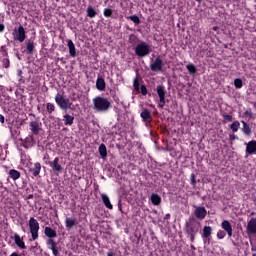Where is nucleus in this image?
I'll use <instances>...</instances> for the list:
<instances>
[{
	"mask_svg": "<svg viewBox=\"0 0 256 256\" xmlns=\"http://www.w3.org/2000/svg\"><path fill=\"white\" fill-rule=\"evenodd\" d=\"M199 229H201V223L197 222L195 219H192L186 223V232L191 243L195 241V236L197 233H199Z\"/></svg>",
	"mask_w": 256,
	"mask_h": 256,
	"instance_id": "obj_2",
	"label": "nucleus"
},
{
	"mask_svg": "<svg viewBox=\"0 0 256 256\" xmlns=\"http://www.w3.org/2000/svg\"><path fill=\"white\" fill-rule=\"evenodd\" d=\"M101 199L105 207H107V209H113V204H111L109 196H107L106 194H101Z\"/></svg>",
	"mask_w": 256,
	"mask_h": 256,
	"instance_id": "obj_19",
	"label": "nucleus"
},
{
	"mask_svg": "<svg viewBox=\"0 0 256 256\" xmlns=\"http://www.w3.org/2000/svg\"><path fill=\"white\" fill-rule=\"evenodd\" d=\"M98 151L102 159H105V157H107V146H105V144H101Z\"/></svg>",
	"mask_w": 256,
	"mask_h": 256,
	"instance_id": "obj_28",
	"label": "nucleus"
},
{
	"mask_svg": "<svg viewBox=\"0 0 256 256\" xmlns=\"http://www.w3.org/2000/svg\"><path fill=\"white\" fill-rule=\"evenodd\" d=\"M94 111L107 113L111 109V101L108 98L97 96L92 100Z\"/></svg>",
	"mask_w": 256,
	"mask_h": 256,
	"instance_id": "obj_1",
	"label": "nucleus"
},
{
	"mask_svg": "<svg viewBox=\"0 0 256 256\" xmlns=\"http://www.w3.org/2000/svg\"><path fill=\"white\" fill-rule=\"evenodd\" d=\"M19 75H21V71L19 72Z\"/></svg>",
	"mask_w": 256,
	"mask_h": 256,
	"instance_id": "obj_52",
	"label": "nucleus"
},
{
	"mask_svg": "<svg viewBox=\"0 0 256 256\" xmlns=\"http://www.w3.org/2000/svg\"><path fill=\"white\" fill-rule=\"evenodd\" d=\"M163 65V60L160 56H158L154 61L150 63V69L151 71L159 72L163 70Z\"/></svg>",
	"mask_w": 256,
	"mask_h": 256,
	"instance_id": "obj_7",
	"label": "nucleus"
},
{
	"mask_svg": "<svg viewBox=\"0 0 256 256\" xmlns=\"http://www.w3.org/2000/svg\"><path fill=\"white\" fill-rule=\"evenodd\" d=\"M129 19H131L135 25H139V23H141V20H139V16L137 15H132L129 17Z\"/></svg>",
	"mask_w": 256,
	"mask_h": 256,
	"instance_id": "obj_35",
	"label": "nucleus"
},
{
	"mask_svg": "<svg viewBox=\"0 0 256 256\" xmlns=\"http://www.w3.org/2000/svg\"><path fill=\"white\" fill-rule=\"evenodd\" d=\"M150 201L153 205H161V196L159 194L152 193L150 196Z\"/></svg>",
	"mask_w": 256,
	"mask_h": 256,
	"instance_id": "obj_20",
	"label": "nucleus"
},
{
	"mask_svg": "<svg viewBox=\"0 0 256 256\" xmlns=\"http://www.w3.org/2000/svg\"><path fill=\"white\" fill-rule=\"evenodd\" d=\"M32 175H34V177H37V175H39V173H41V163L36 162L34 164V167L30 169Z\"/></svg>",
	"mask_w": 256,
	"mask_h": 256,
	"instance_id": "obj_25",
	"label": "nucleus"
},
{
	"mask_svg": "<svg viewBox=\"0 0 256 256\" xmlns=\"http://www.w3.org/2000/svg\"><path fill=\"white\" fill-rule=\"evenodd\" d=\"M192 183H195V179H192Z\"/></svg>",
	"mask_w": 256,
	"mask_h": 256,
	"instance_id": "obj_51",
	"label": "nucleus"
},
{
	"mask_svg": "<svg viewBox=\"0 0 256 256\" xmlns=\"http://www.w3.org/2000/svg\"><path fill=\"white\" fill-rule=\"evenodd\" d=\"M225 235H226L225 231L218 230V232H217V238L218 239H225Z\"/></svg>",
	"mask_w": 256,
	"mask_h": 256,
	"instance_id": "obj_39",
	"label": "nucleus"
},
{
	"mask_svg": "<svg viewBox=\"0 0 256 256\" xmlns=\"http://www.w3.org/2000/svg\"><path fill=\"white\" fill-rule=\"evenodd\" d=\"M41 127H43V124L39 120L30 122V130L34 135H39Z\"/></svg>",
	"mask_w": 256,
	"mask_h": 256,
	"instance_id": "obj_9",
	"label": "nucleus"
},
{
	"mask_svg": "<svg viewBox=\"0 0 256 256\" xmlns=\"http://www.w3.org/2000/svg\"><path fill=\"white\" fill-rule=\"evenodd\" d=\"M54 256H60L59 250L57 249V246H54V248H50Z\"/></svg>",
	"mask_w": 256,
	"mask_h": 256,
	"instance_id": "obj_41",
	"label": "nucleus"
},
{
	"mask_svg": "<svg viewBox=\"0 0 256 256\" xmlns=\"http://www.w3.org/2000/svg\"><path fill=\"white\" fill-rule=\"evenodd\" d=\"M234 85L236 89H241V87H243V80H241L240 78H236L234 80Z\"/></svg>",
	"mask_w": 256,
	"mask_h": 256,
	"instance_id": "obj_33",
	"label": "nucleus"
},
{
	"mask_svg": "<svg viewBox=\"0 0 256 256\" xmlns=\"http://www.w3.org/2000/svg\"><path fill=\"white\" fill-rule=\"evenodd\" d=\"M47 159H49V155H46V156L44 157V161L47 160Z\"/></svg>",
	"mask_w": 256,
	"mask_h": 256,
	"instance_id": "obj_48",
	"label": "nucleus"
},
{
	"mask_svg": "<svg viewBox=\"0 0 256 256\" xmlns=\"http://www.w3.org/2000/svg\"><path fill=\"white\" fill-rule=\"evenodd\" d=\"M212 233H213V228H211V226H205L202 232V237L204 241H207V239L209 240Z\"/></svg>",
	"mask_w": 256,
	"mask_h": 256,
	"instance_id": "obj_15",
	"label": "nucleus"
},
{
	"mask_svg": "<svg viewBox=\"0 0 256 256\" xmlns=\"http://www.w3.org/2000/svg\"><path fill=\"white\" fill-rule=\"evenodd\" d=\"M87 15L88 17H95L97 15V12H95V9H93V7H88L87 8Z\"/></svg>",
	"mask_w": 256,
	"mask_h": 256,
	"instance_id": "obj_32",
	"label": "nucleus"
},
{
	"mask_svg": "<svg viewBox=\"0 0 256 256\" xmlns=\"http://www.w3.org/2000/svg\"><path fill=\"white\" fill-rule=\"evenodd\" d=\"M246 153H247V155H256V141L255 140H252L247 143Z\"/></svg>",
	"mask_w": 256,
	"mask_h": 256,
	"instance_id": "obj_12",
	"label": "nucleus"
},
{
	"mask_svg": "<svg viewBox=\"0 0 256 256\" xmlns=\"http://www.w3.org/2000/svg\"><path fill=\"white\" fill-rule=\"evenodd\" d=\"M248 235H256V218H251L247 224Z\"/></svg>",
	"mask_w": 256,
	"mask_h": 256,
	"instance_id": "obj_10",
	"label": "nucleus"
},
{
	"mask_svg": "<svg viewBox=\"0 0 256 256\" xmlns=\"http://www.w3.org/2000/svg\"><path fill=\"white\" fill-rule=\"evenodd\" d=\"M194 215L197 217V219H204L207 216V210L205 207H196Z\"/></svg>",
	"mask_w": 256,
	"mask_h": 256,
	"instance_id": "obj_13",
	"label": "nucleus"
},
{
	"mask_svg": "<svg viewBox=\"0 0 256 256\" xmlns=\"http://www.w3.org/2000/svg\"><path fill=\"white\" fill-rule=\"evenodd\" d=\"M29 227L32 235V240H37L39 237V222L37 221V219L31 217L29 219Z\"/></svg>",
	"mask_w": 256,
	"mask_h": 256,
	"instance_id": "obj_5",
	"label": "nucleus"
},
{
	"mask_svg": "<svg viewBox=\"0 0 256 256\" xmlns=\"http://www.w3.org/2000/svg\"><path fill=\"white\" fill-rule=\"evenodd\" d=\"M0 123H5V116L3 114H0Z\"/></svg>",
	"mask_w": 256,
	"mask_h": 256,
	"instance_id": "obj_46",
	"label": "nucleus"
},
{
	"mask_svg": "<svg viewBox=\"0 0 256 256\" xmlns=\"http://www.w3.org/2000/svg\"><path fill=\"white\" fill-rule=\"evenodd\" d=\"M12 35H13L14 41H19V43H23V41L27 39L25 28L23 26L14 28Z\"/></svg>",
	"mask_w": 256,
	"mask_h": 256,
	"instance_id": "obj_6",
	"label": "nucleus"
},
{
	"mask_svg": "<svg viewBox=\"0 0 256 256\" xmlns=\"http://www.w3.org/2000/svg\"><path fill=\"white\" fill-rule=\"evenodd\" d=\"M3 66L5 67V69H8V67H9V59L5 58L3 60Z\"/></svg>",
	"mask_w": 256,
	"mask_h": 256,
	"instance_id": "obj_42",
	"label": "nucleus"
},
{
	"mask_svg": "<svg viewBox=\"0 0 256 256\" xmlns=\"http://www.w3.org/2000/svg\"><path fill=\"white\" fill-rule=\"evenodd\" d=\"M9 177H11V179H13V181H17V179H19V177H21V173L15 169H12L9 171Z\"/></svg>",
	"mask_w": 256,
	"mask_h": 256,
	"instance_id": "obj_27",
	"label": "nucleus"
},
{
	"mask_svg": "<svg viewBox=\"0 0 256 256\" xmlns=\"http://www.w3.org/2000/svg\"><path fill=\"white\" fill-rule=\"evenodd\" d=\"M229 138H230V141H235V139H237V135L230 134Z\"/></svg>",
	"mask_w": 256,
	"mask_h": 256,
	"instance_id": "obj_45",
	"label": "nucleus"
},
{
	"mask_svg": "<svg viewBox=\"0 0 256 256\" xmlns=\"http://www.w3.org/2000/svg\"><path fill=\"white\" fill-rule=\"evenodd\" d=\"M47 245L50 246V249H53L54 247H57V243H55V241L52 238H49L47 240Z\"/></svg>",
	"mask_w": 256,
	"mask_h": 256,
	"instance_id": "obj_36",
	"label": "nucleus"
},
{
	"mask_svg": "<svg viewBox=\"0 0 256 256\" xmlns=\"http://www.w3.org/2000/svg\"><path fill=\"white\" fill-rule=\"evenodd\" d=\"M26 51L28 55H33V51H35V42L33 40L26 41Z\"/></svg>",
	"mask_w": 256,
	"mask_h": 256,
	"instance_id": "obj_17",
	"label": "nucleus"
},
{
	"mask_svg": "<svg viewBox=\"0 0 256 256\" xmlns=\"http://www.w3.org/2000/svg\"><path fill=\"white\" fill-rule=\"evenodd\" d=\"M34 143L35 141L33 140L32 136L26 138V145H28L29 147H33Z\"/></svg>",
	"mask_w": 256,
	"mask_h": 256,
	"instance_id": "obj_37",
	"label": "nucleus"
},
{
	"mask_svg": "<svg viewBox=\"0 0 256 256\" xmlns=\"http://www.w3.org/2000/svg\"><path fill=\"white\" fill-rule=\"evenodd\" d=\"M140 117L145 123H148L149 119H151V112L147 109H143L140 113Z\"/></svg>",
	"mask_w": 256,
	"mask_h": 256,
	"instance_id": "obj_23",
	"label": "nucleus"
},
{
	"mask_svg": "<svg viewBox=\"0 0 256 256\" xmlns=\"http://www.w3.org/2000/svg\"><path fill=\"white\" fill-rule=\"evenodd\" d=\"M46 165H49L54 173H61V171H63V166L59 164V157L54 158V160L50 162L46 161Z\"/></svg>",
	"mask_w": 256,
	"mask_h": 256,
	"instance_id": "obj_8",
	"label": "nucleus"
},
{
	"mask_svg": "<svg viewBox=\"0 0 256 256\" xmlns=\"http://www.w3.org/2000/svg\"><path fill=\"white\" fill-rule=\"evenodd\" d=\"M242 131L245 135H251V127H249V124L247 122L242 121Z\"/></svg>",
	"mask_w": 256,
	"mask_h": 256,
	"instance_id": "obj_29",
	"label": "nucleus"
},
{
	"mask_svg": "<svg viewBox=\"0 0 256 256\" xmlns=\"http://www.w3.org/2000/svg\"><path fill=\"white\" fill-rule=\"evenodd\" d=\"M239 127H241V123H239V121H234L231 126L230 129L234 132L237 133V131H239Z\"/></svg>",
	"mask_w": 256,
	"mask_h": 256,
	"instance_id": "obj_30",
	"label": "nucleus"
},
{
	"mask_svg": "<svg viewBox=\"0 0 256 256\" xmlns=\"http://www.w3.org/2000/svg\"><path fill=\"white\" fill-rule=\"evenodd\" d=\"M46 110L48 113H52L53 111H55V104L48 102L46 104Z\"/></svg>",
	"mask_w": 256,
	"mask_h": 256,
	"instance_id": "obj_34",
	"label": "nucleus"
},
{
	"mask_svg": "<svg viewBox=\"0 0 256 256\" xmlns=\"http://www.w3.org/2000/svg\"><path fill=\"white\" fill-rule=\"evenodd\" d=\"M44 234L46 235V237H49V239L57 237V231L49 226L45 227Z\"/></svg>",
	"mask_w": 256,
	"mask_h": 256,
	"instance_id": "obj_16",
	"label": "nucleus"
},
{
	"mask_svg": "<svg viewBox=\"0 0 256 256\" xmlns=\"http://www.w3.org/2000/svg\"><path fill=\"white\" fill-rule=\"evenodd\" d=\"M113 15V10L106 8L104 9V17H111Z\"/></svg>",
	"mask_w": 256,
	"mask_h": 256,
	"instance_id": "obj_38",
	"label": "nucleus"
},
{
	"mask_svg": "<svg viewBox=\"0 0 256 256\" xmlns=\"http://www.w3.org/2000/svg\"><path fill=\"white\" fill-rule=\"evenodd\" d=\"M221 228L227 233L228 237H233V226L228 220H224L221 223Z\"/></svg>",
	"mask_w": 256,
	"mask_h": 256,
	"instance_id": "obj_11",
	"label": "nucleus"
},
{
	"mask_svg": "<svg viewBox=\"0 0 256 256\" xmlns=\"http://www.w3.org/2000/svg\"><path fill=\"white\" fill-rule=\"evenodd\" d=\"M56 105L62 110L67 111V109H71L73 103L69 100V98H65L64 95L58 93L55 96Z\"/></svg>",
	"mask_w": 256,
	"mask_h": 256,
	"instance_id": "obj_4",
	"label": "nucleus"
},
{
	"mask_svg": "<svg viewBox=\"0 0 256 256\" xmlns=\"http://www.w3.org/2000/svg\"><path fill=\"white\" fill-rule=\"evenodd\" d=\"M67 46L71 57H75L77 55V51L75 50V44L73 43V40H67Z\"/></svg>",
	"mask_w": 256,
	"mask_h": 256,
	"instance_id": "obj_18",
	"label": "nucleus"
},
{
	"mask_svg": "<svg viewBox=\"0 0 256 256\" xmlns=\"http://www.w3.org/2000/svg\"><path fill=\"white\" fill-rule=\"evenodd\" d=\"M214 31H217V27H214Z\"/></svg>",
	"mask_w": 256,
	"mask_h": 256,
	"instance_id": "obj_50",
	"label": "nucleus"
},
{
	"mask_svg": "<svg viewBox=\"0 0 256 256\" xmlns=\"http://www.w3.org/2000/svg\"><path fill=\"white\" fill-rule=\"evenodd\" d=\"M134 51L137 57L143 58V57H147V55H150L152 49L149 43L141 41L135 46Z\"/></svg>",
	"mask_w": 256,
	"mask_h": 256,
	"instance_id": "obj_3",
	"label": "nucleus"
},
{
	"mask_svg": "<svg viewBox=\"0 0 256 256\" xmlns=\"http://www.w3.org/2000/svg\"><path fill=\"white\" fill-rule=\"evenodd\" d=\"M156 92H157L159 99H165V93H167V90H165L163 85H158L156 87Z\"/></svg>",
	"mask_w": 256,
	"mask_h": 256,
	"instance_id": "obj_22",
	"label": "nucleus"
},
{
	"mask_svg": "<svg viewBox=\"0 0 256 256\" xmlns=\"http://www.w3.org/2000/svg\"><path fill=\"white\" fill-rule=\"evenodd\" d=\"M5 31V25L0 24V33H3Z\"/></svg>",
	"mask_w": 256,
	"mask_h": 256,
	"instance_id": "obj_47",
	"label": "nucleus"
},
{
	"mask_svg": "<svg viewBox=\"0 0 256 256\" xmlns=\"http://www.w3.org/2000/svg\"><path fill=\"white\" fill-rule=\"evenodd\" d=\"M224 119H226V121H233V116L226 115V116H224Z\"/></svg>",
	"mask_w": 256,
	"mask_h": 256,
	"instance_id": "obj_44",
	"label": "nucleus"
},
{
	"mask_svg": "<svg viewBox=\"0 0 256 256\" xmlns=\"http://www.w3.org/2000/svg\"><path fill=\"white\" fill-rule=\"evenodd\" d=\"M107 256H113V254H112L111 252H109V253L107 254Z\"/></svg>",
	"mask_w": 256,
	"mask_h": 256,
	"instance_id": "obj_49",
	"label": "nucleus"
},
{
	"mask_svg": "<svg viewBox=\"0 0 256 256\" xmlns=\"http://www.w3.org/2000/svg\"><path fill=\"white\" fill-rule=\"evenodd\" d=\"M141 93L142 95H147V88H145V86H142Z\"/></svg>",
	"mask_w": 256,
	"mask_h": 256,
	"instance_id": "obj_43",
	"label": "nucleus"
},
{
	"mask_svg": "<svg viewBox=\"0 0 256 256\" xmlns=\"http://www.w3.org/2000/svg\"><path fill=\"white\" fill-rule=\"evenodd\" d=\"M158 107H160V109H163V107H165V98H159Z\"/></svg>",
	"mask_w": 256,
	"mask_h": 256,
	"instance_id": "obj_40",
	"label": "nucleus"
},
{
	"mask_svg": "<svg viewBox=\"0 0 256 256\" xmlns=\"http://www.w3.org/2000/svg\"><path fill=\"white\" fill-rule=\"evenodd\" d=\"M96 88L98 91H105V79L98 77L96 80Z\"/></svg>",
	"mask_w": 256,
	"mask_h": 256,
	"instance_id": "obj_21",
	"label": "nucleus"
},
{
	"mask_svg": "<svg viewBox=\"0 0 256 256\" xmlns=\"http://www.w3.org/2000/svg\"><path fill=\"white\" fill-rule=\"evenodd\" d=\"M14 242L16 243L17 247H19V249H27V246H25L23 238H21L19 234H14Z\"/></svg>",
	"mask_w": 256,
	"mask_h": 256,
	"instance_id": "obj_14",
	"label": "nucleus"
},
{
	"mask_svg": "<svg viewBox=\"0 0 256 256\" xmlns=\"http://www.w3.org/2000/svg\"><path fill=\"white\" fill-rule=\"evenodd\" d=\"M74 121H75V117H73L72 115L65 114L63 116V123H64V125L71 126V125H73Z\"/></svg>",
	"mask_w": 256,
	"mask_h": 256,
	"instance_id": "obj_24",
	"label": "nucleus"
},
{
	"mask_svg": "<svg viewBox=\"0 0 256 256\" xmlns=\"http://www.w3.org/2000/svg\"><path fill=\"white\" fill-rule=\"evenodd\" d=\"M77 221L73 218H66L65 220V225L67 229H73V227H75Z\"/></svg>",
	"mask_w": 256,
	"mask_h": 256,
	"instance_id": "obj_26",
	"label": "nucleus"
},
{
	"mask_svg": "<svg viewBox=\"0 0 256 256\" xmlns=\"http://www.w3.org/2000/svg\"><path fill=\"white\" fill-rule=\"evenodd\" d=\"M186 68H187L188 72L190 73V75H195V73H197V68L195 67V65H193L191 63L188 64L186 66Z\"/></svg>",
	"mask_w": 256,
	"mask_h": 256,
	"instance_id": "obj_31",
	"label": "nucleus"
},
{
	"mask_svg": "<svg viewBox=\"0 0 256 256\" xmlns=\"http://www.w3.org/2000/svg\"><path fill=\"white\" fill-rule=\"evenodd\" d=\"M196 1H198V2H199V1H201V0H196Z\"/></svg>",
	"mask_w": 256,
	"mask_h": 256,
	"instance_id": "obj_53",
	"label": "nucleus"
}]
</instances>
